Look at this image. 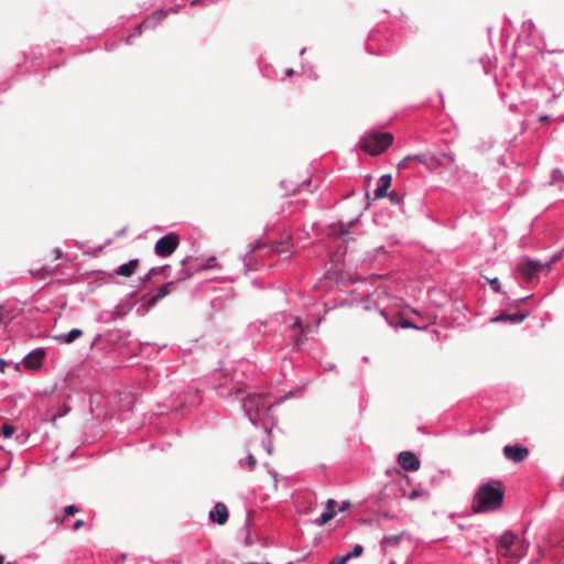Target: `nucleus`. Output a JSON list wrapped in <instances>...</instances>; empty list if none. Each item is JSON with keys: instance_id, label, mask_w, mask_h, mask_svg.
Wrapping results in <instances>:
<instances>
[{"instance_id": "nucleus-1", "label": "nucleus", "mask_w": 564, "mask_h": 564, "mask_svg": "<svg viewBox=\"0 0 564 564\" xmlns=\"http://www.w3.org/2000/svg\"><path fill=\"white\" fill-rule=\"evenodd\" d=\"M398 302L397 297L379 286L357 305L356 318L359 325L367 329L378 328L384 324L391 327H413L412 323L400 315Z\"/></svg>"}, {"instance_id": "nucleus-2", "label": "nucleus", "mask_w": 564, "mask_h": 564, "mask_svg": "<svg viewBox=\"0 0 564 564\" xmlns=\"http://www.w3.org/2000/svg\"><path fill=\"white\" fill-rule=\"evenodd\" d=\"M505 487L500 480H490L479 486L473 497L471 511L484 513L497 511L502 507Z\"/></svg>"}, {"instance_id": "nucleus-3", "label": "nucleus", "mask_w": 564, "mask_h": 564, "mask_svg": "<svg viewBox=\"0 0 564 564\" xmlns=\"http://www.w3.org/2000/svg\"><path fill=\"white\" fill-rule=\"evenodd\" d=\"M393 142L390 132H370L360 141V148L370 155H379L384 152Z\"/></svg>"}, {"instance_id": "nucleus-4", "label": "nucleus", "mask_w": 564, "mask_h": 564, "mask_svg": "<svg viewBox=\"0 0 564 564\" xmlns=\"http://www.w3.org/2000/svg\"><path fill=\"white\" fill-rule=\"evenodd\" d=\"M270 404L265 402L264 394L249 395L243 403L245 411L252 423L260 420L261 413L270 409Z\"/></svg>"}, {"instance_id": "nucleus-5", "label": "nucleus", "mask_w": 564, "mask_h": 564, "mask_svg": "<svg viewBox=\"0 0 564 564\" xmlns=\"http://www.w3.org/2000/svg\"><path fill=\"white\" fill-rule=\"evenodd\" d=\"M519 539L512 531H506L500 536L497 545V553L502 557L518 556Z\"/></svg>"}, {"instance_id": "nucleus-6", "label": "nucleus", "mask_w": 564, "mask_h": 564, "mask_svg": "<svg viewBox=\"0 0 564 564\" xmlns=\"http://www.w3.org/2000/svg\"><path fill=\"white\" fill-rule=\"evenodd\" d=\"M178 243L180 238L176 234H167L156 241L155 253L160 257H169L176 250Z\"/></svg>"}, {"instance_id": "nucleus-7", "label": "nucleus", "mask_w": 564, "mask_h": 564, "mask_svg": "<svg viewBox=\"0 0 564 564\" xmlns=\"http://www.w3.org/2000/svg\"><path fill=\"white\" fill-rule=\"evenodd\" d=\"M175 282L171 281L158 289L155 293H147L142 296V305L147 308L154 306L160 300L169 295L174 289Z\"/></svg>"}, {"instance_id": "nucleus-8", "label": "nucleus", "mask_w": 564, "mask_h": 564, "mask_svg": "<svg viewBox=\"0 0 564 564\" xmlns=\"http://www.w3.org/2000/svg\"><path fill=\"white\" fill-rule=\"evenodd\" d=\"M545 267H550L549 264H542L540 262L533 261L531 259H524L518 264V271L521 276L527 281H531L534 275H536L541 270Z\"/></svg>"}, {"instance_id": "nucleus-9", "label": "nucleus", "mask_w": 564, "mask_h": 564, "mask_svg": "<svg viewBox=\"0 0 564 564\" xmlns=\"http://www.w3.org/2000/svg\"><path fill=\"white\" fill-rule=\"evenodd\" d=\"M399 465L408 471H416L420 469L421 463L417 456L412 452H401L398 455Z\"/></svg>"}, {"instance_id": "nucleus-10", "label": "nucleus", "mask_w": 564, "mask_h": 564, "mask_svg": "<svg viewBox=\"0 0 564 564\" xmlns=\"http://www.w3.org/2000/svg\"><path fill=\"white\" fill-rule=\"evenodd\" d=\"M503 455L509 460L521 463L528 457L529 449L520 445H507L503 447Z\"/></svg>"}, {"instance_id": "nucleus-11", "label": "nucleus", "mask_w": 564, "mask_h": 564, "mask_svg": "<svg viewBox=\"0 0 564 564\" xmlns=\"http://www.w3.org/2000/svg\"><path fill=\"white\" fill-rule=\"evenodd\" d=\"M44 357V350L36 349L24 357L23 365L26 369L37 370L41 367Z\"/></svg>"}, {"instance_id": "nucleus-12", "label": "nucleus", "mask_w": 564, "mask_h": 564, "mask_svg": "<svg viewBox=\"0 0 564 564\" xmlns=\"http://www.w3.org/2000/svg\"><path fill=\"white\" fill-rule=\"evenodd\" d=\"M209 519L219 525H223L228 520V509L225 503L217 502L209 513Z\"/></svg>"}, {"instance_id": "nucleus-13", "label": "nucleus", "mask_w": 564, "mask_h": 564, "mask_svg": "<svg viewBox=\"0 0 564 564\" xmlns=\"http://www.w3.org/2000/svg\"><path fill=\"white\" fill-rule=\"evenodd\" d=\"M167 11L158 10L152 15L148 17L139 26V34L142 33L143 29L154 28L160 21H162L167 15Z\"/></svg>"}, {"instance_id": "nucleus-14", "label": "nucleus", "mask_w": 564, "mask_h": 564, "mask_svg": "<svg viewBox=\"0 0 564 564\" xmlns=\"http://www.w3.org/2000/svg\"><path fill=\"white\" fill-rule=\"evenodd\" d=\"M392 177L390 174L382 175L378 181V187L375 191V199L386 197L388 195V189L391 186Z\"/></svg>"}, {"instance_id": "nucleus-15", "label": "nucleus", "mask_w": 564, "mask_h": 564, "mask_svg": "<svg viewBox=\"0 0 564 564\" xmlns=\"http://www.w3.org/2000/svg\"><path fill=\"white\" fill-rule=\"evenodd\" d=\"M139 265V259H132L129 262L121 264L115 273L121 276H131Z\"/></svg>"}, {"instance_id": "nucleus-16", "label": "nucleus", "mask_w": 564, "mask_h": 564, "mask_svg": "<svg viewBox=\"0 0 564 564\" xmlns=\"http://www.w3.org/2000/svg\"><path fill=\"white\" fill-rule=\"evenodd\" d=\"M79 511H80V509L77 506L69 505L64 508V510L61 514H56L54 517V522L57 525L63 524L69 517L77 514Z\"/></svg>"}, {"instance_id": "nucleus-17", "label": "nucleus", "mask_w": 564, "mask_h": 564, "mask_svg": "<svg viewBox=\"0 0 564 564\" xmlns=\"http://www.w3.org/2000/svg\"><path fill=\"white\" fill-rule=\"evenodd\" d=\"M271 248L273 252L281 256L289 257L292 253L290 238L272 243Z\"/></svg>"}, {"instance_id": "nucleus-18", "label": "nucleus", "mask_w": 564, "mask_h": 564, "mask_svg": "<svg viewBox=\"0 0 564 564\" xmlns=\"http://www.w3.org/2000/svg\"><path fill=\"white\" fill-rule=\"evenodd\" d=\"M403 536V532L399 534L384 536L381 541V546L384 552L390 547H395L400 543L401 538Z\"/></svg>"}, {"instance_id": "nucleus-19", "label": "nucleus", "mask_w": 564, "mask_h": 564, "mask_svg": "<svg viewBox=\"0 0 564 564\" xmlns=\"http://www.w3.org/2000/svg\"><path fill=\"white\" fill-rule=\"evenodd\" d=\"M529 316L528 312L519 313V314H502L495 318L494 321H508L511 323H521Z\"/></svg>"}, {"instance_id": "nucleus-20", "label": "nucleus", "mask_w": 564, "mask_h": 564, "mask_svg": "<svg viewBox=\"0 0 564 564\" xmlns=\"http://www.w3.org/2000/svg\"><path fill=\"white\" fill-rule=\"evenodd\" d=\"M564 554L563 544H552L549 556L555 564H562L561 557Z\"/></svg>"}, {"instance_id": "nucleus-21", "label": "nucleus", "mask_w": 564, "mask_h": 564, "mask_svg": "<svg viewBox=\"0 0 564 564\" xmlns=\"http://www.w3.org/2000/svg\"><path fill=\"white\" fill-rule=\"evenodd\" d=\"M82 335L83 332L80 329L74 328L69 333L58 336L57 339L62 340L65 344H70L77 338H79Z\"/></svg>"}, {"instance_id": "nucleus-22", "label": "nucleus", "mask_w": 564, "mask_h": 564, "mask_svg": "<svg viewBox=\"0 0 564 564\" xmlns=\"http://www.w3.org/2000/svg\"><path fill=\"white\" fill-rule=\"evenodd\" d=\"M412 160H417L420 162H424V158L423 155H419V154H415V155H408L405 156L403 160H401L398 164V169L399 170H405V169H409V163L412 161Z\"/></svg>"}, {"instance_id": "nucleus-23", "label": "nucleus", "mask_w": 564, "mask_h": 564, "mask_svg": "<svg viewBox=\"0 0 564 564\" xmlns=\"http://www.w3.org/2000/svg\"><path fill=\"white\" fill-rule=\"evenodd\" d=\"M336 516V511H325L321 514L319 518H317L314 522L318 527L325 525L327 522H329L334 517Z\"/></svg>"}, {"instance_id": "nucleus-24", "label": "nucleus", "mask_w": 564, "mask_h": 564, "mask_svg": "<svg viewBox=\"0 0 564 564\" xmlns=\"http://www.w3.org/2000/svg\"><path fill=\"white\" fill-rule=\"evenodd\" d=\"M386 197H389L390 202L393 205H399L403 199V196L401 194L397 193L395 191L388 193V195Z\"/></svg>"}, {"instance_id": "nucleus-25", "label": "nucleus", "mask_w": 564, "mask_h": 564, "mask_svg": "<svg viewBox=\"0 0 564 564\" xmlns=\"http://www.w3.org/2000/svg\"><path fill=\"white\" fill-rule=\"evenodd\" d=\"M70 411V406L69 405H63V408L52 416V422L55 423L57 419L66 415L68 412Z\"/></svg>"}, {"instance_id": "nucleus-26", "label": "nucleus", "mask_w": 564, "mask_h": 564, "mask_svg": "<svg viewBox=\"0 0 564 564\" xmlns=\"http://www.w3.org/2000/svg\"><path fill=\"white\" fill-rule=\"evenodd\" d=\"M350 560V555H341L334 557L329 564H346Z\"/></svg>"}, {"instance_id": "nucleus-27", "label": "nucleus", "mask_w": 564, "mask_h": 564, "mask_svg": "<svg viewBox=\"0 0 564 564\" xmlns=\"http://www.w3.org/2000/svg\"><path fill=\"white\" fill-rule=\"evenodd\" d=\"M364 547L360 544H356L351 552L347 553V555H350V558L358 557L362 554Z\"/></svg>"}, {"instance_id": "nucleus-28", "label": "nucleus", "mask_w": 564, "mask_h": 564, "mask_svg": "<svg viewBox=\"0 0 564 564\" xmlns=\"http://www.w3.org/2000/svg\"><path fill=\"white\" fill-rule=\"evenodd\" d=\"M31 273H32L33 275H37V276L43 278V276H46V275L52 274V271H51V270H48V269H46L45 267H42V268H41V269H39L37 271L31 270Z\"/></svg>"}, {"instance_id": "nucleus-29", "label": "nucleus", "mask_w": 564, "mask_h": 564, "mask_svg": "<svg viewBox=\"0 0 564 564\" xmlns=\"http://www.w3.org/2000/svg\"><path fill=\"white\" fill-rule=\"evenodd\" d=\"M14 432V427L12 425H9V424H4L2 426V431L1 433L3 434L4 437H10Z\"/></svg>"}, {"instance_id": "nucleus-30", "label": "nucleus", "mask_w": 564, "mask_h": 564, "mask_svg": "<svg viewBox=\"0 0 564 564\" xmlns=\"http://www.w3.org/2000/svg\"><path fill=\"white\" fill-rule=\"evenodd\" d=\"M293 327H294V328H295V327H300V328H301V335H300V336H297V337H296V339H295V345H296L297 347H300V346H301V343H302V335H303V332H304V330H303V328H302V323H301V321H300V319H297V321L294 323Z\"/></svg>"}, {"instance_id": "nucleus-31", "label": "nucleus", "mask_w": 564, "mask_h": 564, "mask_svg": "<svg viewBox=\"0 0 564 564\" xmlns=\"http://www.w3.org/2000/svg\"><path fill=\"white\" fill-rule=\"evenodd\" d=\"M257 464L256 458L252 455H248L246 458L245 465L248 467L249 470H252Z\"/></svg>"}, {"instance_id": "nucleus-32", "label": "nucleus", "mask_w": 564, "mask_h": 564, "mask_svg": "<svg viewBox=\"0 0 564 564\" xmlns=\"http://www.w3.org/2000/svg\"><path fill=\"white\" fill-rule=\"evenodd\" d=\"M488 281L495 292H497V293L500 292L501 286H500L499 280L497 278L488 279Z\"/></svg>"}, {"instance_id": "nucleus-33", "label": "nucleus", "mask_w": 564, "mask_h": 564, "mask_svg": "<svg viewBox=\"0 0 564 564\" xmlns=\"http://www.w3.org/2000/svg\"><path fill=\"white\" fill-rule=\"evenodd\" d=\"M336 506H337V501L336 500L328 499V501L326 503L327 511H335Z\"/></svg>"}, {"instance_id": "nucleus-34", "label": "nucleus", "mask_w": 564, "mask_h": 564, "mask_svg": "<svg viewBox=\"0 0 564 564\" xmlns=\"http://www.w3.org/2000/svg\"><path fill=\"white\" fill-rule=\"evenodd\" d=\"M85 525V522L83 520H76L74 525H73V530L74 531H78L80 530Z\"/></svg>"}, {"instance_id": "nucleus-35", "label": "nucleus", "mask_w": 564, "mask_h": 564, "mask_svg": "<svg viewBox=\"0 0 564 564\" xmlns=\"http://www.w3.org/2000/svg\"><path fill=\"white\" fill-rule=\"evenodd\" d=\"M421 495H422V492H421V491H419V490H413V491H411V494L409 495V499H410V500H414V499L419 498Z\"/></svg>"}, {"instance_id": "nucleus-36", "label": "nucleus", "mask_w": 564, "mask_h": 564, "mask_svg": "<svg viewBox=\"0 0 564 564\" xmlns=\"http://www.w3.org/2000/svg\"><path fill=\"white\" fill-rule=\"evenodd\" d=\"M6 367H7L6 360L0 358V372L3 373L6 371Z\"/></svg>"}, {"instance_id": "nucleus-37", "label": "nucleus", "mask_w": 564, "mask_h": 564, "mask_svg": "<svg viewBox=\"0 0 564 564\" xmlns=\"http://www.w3.org/2000/svg\"><path fill=\"white\" fill-rule=\"evenodd\" d=\"M4 322V307L0 305V325Z\"/></svg>"}, {"instance_id": "nucleus-38", "label": "nucleus", "mask_w": 564, "mask_h": 564, "mask_svg": "<svg viewBox=\"0 0 564 564\" xmlns=\"http://www.w3.org/2000/svg\"><path fill=\"white\" fill-rule=\"evenodd\" d=\"M349 507V502L348 501H345L343 502L341 507L339 508L340 511H344L346 510L347 508Z\"/></svg>"}, {"instance_id": "nucleus-39", "label": "nucleus", "mask_w": 564, "mask_h": 564, "mask_svg": "<svg viewBox=\"0 0 564 564\" xmlns=\"http://www.w3.org/2000/svg\"><path fill=\"white\" fill-rule=\"evenodd\" d=\"M154 273H155V269H151V271H150V272L148 273V275L145 276L144 281H148V280L150 279V276H151L152 274H154Z\"/></svg>"}, {"instance_id": "nucleus-40", "label": "nucleus", "mask_w": 564, "mask_h": 564, "mask_svg": "<svg viewBox=\"0 0 564 564\" xmlns=\"http://www.w3.org/2000/svg\"><path fill=\"white\" fill-rule=\"evenodd\" d=\"M61 257V251L58 249L54 250V259H58Z\"/></svg>"}, {"instance_id": "nucleus-41", "label": "nucleus", "mask_w": 564, "mask_h": 564, "mask_svg": "<svg viewBox=\"0 0 564 564\" xmlns=\"http://www.w3.org/2000/svg\"><path fill=\"white\" fill-rule=\"evenodd\" d=\"M547 120H549V117H547V116H542V117L540 118V121H542V122L547 121Z\"/></svg>"}, {"instance_id": "nucleus-42", "label": "nucleus", "mask_w": 564, "mask_h": 564, "mask_svg": "<svg viewBox=\"0 0 564 564\" xmlns=\"http://www.w3.org/2000/svg\"><path fill=\"white\" fill-rule=\"evenodd\" d=\"M395 487H397L395 484H390V485L387 486V489H394Z\"/></svg>"}, {"instance_id": "nucleus-43", "label": "nucleus", "mask_w": 564, "mask_h": 564, "mask_svg": "<svg viewBox=\"0 0 564 564\" xmlns=\"http://www.w3.org/2000/svg\"><path fill=\"white\" fill-rule=\"evenodd\" d=\"M293 75V69H288L286 76L291 77Z\"/></svg>"}, {"instance_id": "nucleus-44", "label": "nucleus", "mask_w": 564, "mask_h": 564, "mask_svg": "<svg viewBox=\"0 0 564 564\" xmlns=\"http://www.w3.org/2000/svg\"><path fill=\"white\" fill-rule=\"evenodd\" d=\"M0 564H3V556L0 555Z\"/></svg>"}]
</instances>
